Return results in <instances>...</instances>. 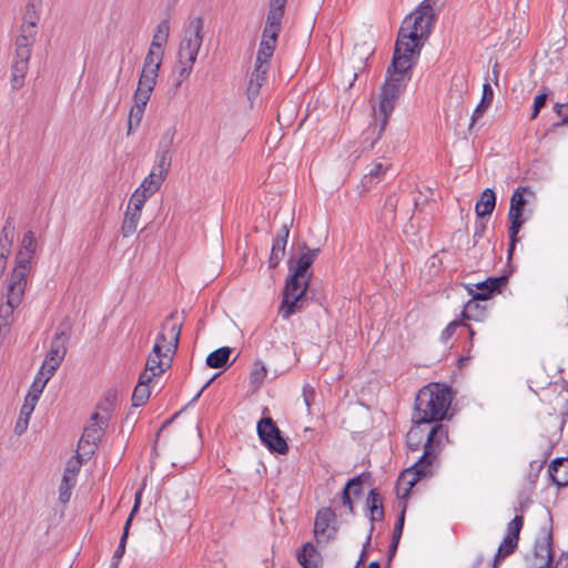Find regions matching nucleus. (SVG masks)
Here are the masks:
<instances>
[{
  "label": "nucleus",
  "mask_w": 568,
  "mask_h": 568,
  "mask_svg": "<svg viewBox=\"0 0 568 568\" xmlns=\"http://www.w3.org/2000/svg\"><path fill=\"white\" fill-rule=\"evenodd\" d=\"M297 558L303 568H320L322 565L321 555L311 542L303 546Z\"/></svg>",
  "instance_id": "28"
},
{
  "label": "nucleus",
  "mask_w": 568,
  "mask_h": 568,
  "mask_svg": "<svg viewBox=\"0 0 568 568\" xmlns=\"http://www.w3.org/2000/svg\"><path fill=\"white\" fill-rule=\"evenodd\" d=\"M546 101H547V93H540L535 97L531 119H536L538 116L540 110L545 106Z\"/></svg>",
  "instance_id": "51"
},
{
  "label": "nucleus",
  "mask_w": 568,
  "mask_h": 568,
  "mask_svg": "<svg viewBox=\"0 0 568 568\" xmlns=\"http://www.w3.org/2000/svg\"><path fill=\"white\" fill-rule=\"evenodd\" d=\"M536 202V193L528 186H518L510 199L508 220L510 226L509 232V250L511 255L518 241V233L521 226L532 216Z\"/></svg>",
  "instance_id": "6"
},
{
  "label": "nucleus",
  "mask_w": 568,
  "mask_h": 568,
  "mask_svg": "<svg viewBox=\"0 0 568 568\" xmlns=\"http://www.w3.org/2000/svg\"><path fill=\"white\" fill-rule=\"evenodd\" d=\"M257 434L261 442L272 452L285 454L288 450L286 440L271 417H263L257 423Z\"/></svg>",
  "instance_id": "11"
},
{
  "label": "nucleus",
  "mask_w": 568,
  "mask_h": 568,
  "mask_svg": "<svg viewBox=\"0 0 568 568\" xmlns=\"http://www.w3.org/2000/svg\"><path fill=\"white\" fill-rule=\"evenodd\" d=\"M335 513L328 507L317 511L314 523V535L318 542H327L335 536Z\"/></svg>",
  "instance_id": "16"
},
{
  "label": "nucleus",
  "mask_w": 568,
  "mask_h": 568,
  "mask_svg": "<svg viewBox=\"0 0 568 568\" xmlns=\"http://www.w3.org/2000/svg\"><path fill=\"white\" fill-rule=\"evenodd\" d=\"M399 197L396 193L389 194L384 203V210L390 215V219H395L396 209L398 205Z\"/></svg>",
  "instance_id": "47"
},
{
  "label": "nucleus",
  "mask_w": 568,
  "mask_h": 568,
  "mask_svg": "<svg viewBox=\"0 0 568 568\" xmlns=\"http://www.w3.org/2000/svg\"><path fill=\"white\" fill-rule=\"evenodd\" d=\"M110 402L98 405V410L91 415L90 424L84 428L83 434L79 440L78 455L90 456L94 453L98 443L101 440L104 427L111 418Z\"/></svg>",
  "instance_id": "7"
},
{
  "label": "nucleus",
  "mask_w": 568,
  "mask_h": 568,
  "mask_svg": "<svg viewBox=\"0 0 568 568\" xmlns=\"http://www.w3.org/2000/svg\"><path fill=\"white\" fill-rule=\"evenodd\" d=\"M182 412H183V409H182V410H180V412H178V413H175L171 418L166 419V420L163 423V425H162V427H161V430L165 429L170 424H172V423H174V422L179 420V419H180V417H181V415H182Z\"/></svg>",
  "instance_id": "64"
},
{
  "label": "nucleus",
  "mask_w": 568,
  "mask_h": 568,
  "mask_svg": "<svg viewBox=\"0 0 568 568\" xmlns=\"http://www.w3.org/2000/svg\"><path fill=\"white\" fill-rule=\"evenodd\" d=\"M276 43L274 41L262 39L257 51L254 70L251 73L250 82L247 85V98L253 101L261 91V88L266 81L270 70V60L274 54Z\"/></svg>",
  "instance_id": "10"
},
{
  "label": "nucleus",
  "mask_w": 568,
  "mask_h": 568,
  "mask_svg": "<svg viewBox=\"0 0 568 568\" xmlns=\"http://www.w3.org/2000/svg\"><path fill=\"white\" fill-rule=\"evenodd\" d=\"M368 476H369V474L363 473V474L349 479L347 481V484L345 485V487L342 491V504L348 508L349 514L354 513V506H353V501L351 499V490L354 496H359L362 494L363 478L368 477Z\"/></svg>",
  "instance_id": "23"
},
{
  "label": "nucleus",
  "mask_w": 568,
  "mask_h": 568,
  "mask_svg": "<svg viewBox=\"0 0 568 568\" xmlns=\"http://www.w3.org/2000/svg\"><path fill=\"white\" fill-rule=\"evenodd\" d=\"M523 525L524 517L521 515H516L514 519L508 524L507 531L495 556V565H497L499 560L505 559L516 550Z\"/></svg>",
  "instance_id": "14"
},
{
  "label": "nucleus",
  "mask_w": 568,
  "mask_h": 568,
  "mask_svg": "<svg viewBox=\"0 0 568 568\" xmlns=\"http://www.w3.org/2000/svg\"><path fill=\"white\" fill-rule=\"evenodd\" d=\"M185 428H186V437L196 442L200 436L199 425H197L196 420L189 419L185 423Z\"/></svg>",
  "instance_id": "50"
},
{
  "label": "nucleus",
  "mask_w": 568,
  "mask_h": 568,
  "mask_svg": "<svg viewBox=\"0 0 568 568\" xmlns=\"http://www.w3.org/2000/svg\"><path fill=\"white\" fill-rule=\"evenodd\" d=\"M496 206V194L491 189H486L475 204V212L478 217L490 215Z\"/></svg>",
  "instance_id": "27"
},
{
  "label": "nucleus",
  "mask_w": 568,
  "mask_h": 568,
  "mask_svg": "<svg viewBox=\"0 0 568 568\" xmlns=\"http://www.w3.org/2000/svg\"><path fill=\"white\" fill-rule=\"evenodd\" d=\"M170 36L169 20H162L155 28L154 34L145 58L163 61L164 47Z\"/></svg>",
  "instance_id": "17"
},
{
  "label": "nucleus",
  "mask_w": 568,
  "mask_h": 568,
  "mask_svg": "<svg viewBox=\"0 0 568 568\" xmlns=\"http://www.w3.org/2000/svg\"><path fill=\"white\" fill-rule=\"evenodd\" d=\"M287 0H271L262 39L277 42Z\"/></svg>",
  "instance_id": "15"
},
{
  "label": "nucleus",
  "mask_w": 568,
  "mask_h": 568,
  "mask_svg": "<svg viewBox=\"0 0 568 568\" xmlns=\"http://www.w3.org/2000/svg\"><path fill=\"white\" fill-rule=\"evenodd\" d=\"M267 374L266 367L262 362H255L254 367L251 372V383L252 384H262Z\"/></svg>",
  "instance_id": "45"
},
{
  "label": "nucleus",
  "mask_w": 568,
  "mask_h": 568,
  "mask_svg": "<svg viewBox=\"0 0 568 568\" xmlns=\"http://www.w3.org/2000/svg\"><path fill=\"white\" fill-rule=\"evenodd\" d=\"M82 457H83V456H79V455H78V458H77V459H74V460H73V459H72V460H69V462H68V464H67L65 469H67V470L72 471V473H74V474H78V471H79V469H80V467H81V458H82Z\"/></svg>",
  "instance_id": "60"
},
{
  "label": "nucleus",
  "mask_w": 568,
  "mask_h": 568,
  "mask_svg": "<svg viewBox=\"0 0 568 568\" xmlns=\"http://www.w3.org/2000/svg\"><path fill=\"white\" fill-rule=\"evenodd\" d=\"M446 442H448V428L443 424H435L427 435L423 455L410 467L403 470L398 478L410 481V486L414 487L420 478L433 475Z\"/></svg>",
  "instance_id": "4"
},
{
  "label": "nucleus",
  "mask_w": 568,
  "mask_h": 568,
  "mask_svg": "<svg viewBox=\"0 0 568 568\" xmlns=\"http://www.w3.org/2000/svg\"><path fill=\"white\" fill-rule=\"evenodd\" d=\"M203 40V20L192 19L183 32L178 50V65L193 69Z\"/></svg>",
  "instance_id": "9"
},
{
  "label": "nucleus",
  "mask_w": 568,
  "mask_h": 568,
  "mask_svg": "<svg viewBox=\"0 0 568 568\" xmlns=\"http://www.w3.org/2000/svg\"><path fill=\"white\" fill-rule=\"evenodd\" d=\"M387 168L382 162L373 164L372 169L363 176L362 185L365 190L372 189L377 184L385 175Z\"/></svg>",
  "instance_id": "31"
},
{
  "label": "nucleus",
  "mask_w": 568,
  "mask_h": 568,
  "mask_svg": "<svg viewBox=\"0 0 568 568\" xmlns=\"http://www.w3.org/2000/svg\"><path fill=\"white\" fill-rule=\"evenodd\" d=\"M162 61L144 58L136 89L153 92L159 78Z\"/></svg>",
  "instance_id": "18"
},
{
  "label": "nucleus",
  "mask_w": 568,
  "mask_h": 568,
  "mask_svg": "<svg viewBox=\"0 0 568 568\" xmlns=\"http://www.w3.org/2000/svg\"><path fill=\"white\" fill-rule=\"evenodd\" d=\"M38 399H34V396L33 397H27L24 398V403L23 405L21 406V409H20V414L24 417H28L30 418L33 410H34V407H36V404H37Z\"/></svg>",
  "instance_id": "49"
},
{
  "label": "nucleus",
  "mask_w": 568,
  "mask_h": 568,
  "mask_svg": "<svg viewBox=\"0 0 568 568\" xmlns=\"http://www.w3.org/2000/svg\"><path fill=\"white\" fill-rule=\"evenodd\" d=\"M37 246L34 232H26L14 257V266L7 278L6 302L0 304V335L9 331L13 322V312L23 301L29 276L36 265Z\"/></svg>",
  "instance_id": "2"
},
{
  "label": "nucleus",
  "mask_w": 568,
  "mask_h": 568,
  "mask_svg": "<svg viewBox=\"0 0 568 568\" xmlns=\"http://www.w3.org/2000/svg\"><path fill=\"white\" fill-rule=\"evenodd\" d=\"M452 396L447 387L430 384L423 387L415 398L414 424H432L444 419L450 406Z\"/></svg>",
  "instance_id": "5"
},
{
  "label": "nucleus",
  "mask_w": 568,
  "mask_h": 568,
  "mask_svg": "<svg viewBox=\"0 0 568 568\" xmlns=\"http://www.w3.org/2000/svg\"><path fill=\"white\" fill-rule=\"evenodd\" d=\"M310 280L311 277L290 272L278 308V314L283 320H288L293 314L303 310Z\"/></svg>",
  "instance_id": "8"
},
{
  "label": "nucleus",
  "mask_w": 568,
  "mask_h": 568,
  "mask_svg": "<svg viewBox=\"0 0 568 568\" xmlns=\"http://www.w3.org/2000/svg\"><path fill=\"white\" fill-rule=\"evenodd\" d=\"M152 92L135 89L133 93V105L146 108Z\"/></svg>",
  "instance_id": "46"
},
{
  "label": "nucleus",
  "mask_w": 568,
  "mask_h": 568,
  "mask_svg": "<svg viewBox=\"0 0 568 568\" xmlns=\"http://www.w3.org/2000/svg\"><path fill=\"white\" fill-rule=\"evenodd\" d=\"M38 28L33 26H28L22 23L20 28V34L27 37L29 40H34L37 38Z\"/></svg>",
  "instance_id": "57"
},
{
  "label": "nucleus",
  "mask_w": 568,
  "mask_h": 568,
  "mask_svg": "<svg viewBox=\"0 0 568 568\" xmlns=\"http://www.w3.org/2000/svg\"><path fill=\"white\" fill-rule=\"evenodd\" d=\"M42 392H43V389L41 387H39L34 383H32V385L30 387V390L27 394V397H33L34 396V399L39 400V397L42 394Z\"/></svg>",
  "instance_id": "61"
},
{
  "label": "nucleus",
  "mask_w": 568,
  "mask_h": 568,
  "mask_svg": "<svg viewBox=\"0 0 568 568\" xmlns=\"http://www.w3.org/2000/svg\"><path fill=\"white\" fill-rule=\"evenodd\" d=\"M554 561L551 528H544V535L536 540L530 568H551Z\"/></svg>",
  "instance_id": "12"
},
{
  "label": "nucleus",
  "mask_w": 568,
  "mask_h": 568,
  "mask_svg": "<svg viewBox=\"0 0 568 568\" xmlns=\"http://www.w3.org/2000/svg\"><path fill=\"white\" fill-rule=\"evenodd\" d=\"M145 109L136 105L131 106L128 118V135H131L132 131L141 124Z\"/></svg>",
  "instance_id": "40"
},
{
  "label": "nucleus",
  "mask_w": 568,
  "mask_h": 568,
  "mask_svg": "<svg viewBox=\"0 0 568 568\" xmlns=\"http://www.w3.org/2000/svg\"><path fill=\"white\" fill-rule=\"evenodd\" d=\"M320 248H310L306 246V244L302 247V253L300 257L297 258L296 263L293 264L290 263L288 271L295 272L296 274H301L303 276L311 277L312 272H310V268L316 257L318 256Z\"/></svg>",
  "instance_id": "20"
},
{
  "label": "nucleus",
  "mask_w": 568,
  "mask_h": 568,
  "mask_svg": "<svg viewBox=\"0 0 568 568\" xmlns=\"http://www.w3.org/2000/svg\"><path fill=\"white\" fill-rule=\"evenodd\" d=\"M486 229H487V225L485 222H476L475 223V231H474L475 244L478 242L479 239H481L484 236Z\"/></svg>",
  "instance_id": "59"
},
{
  "label": "nucleus",
  "mask_w": 568,
  "mask_h": 568,
  "mask_svg": "<svg viewBox=\"0 0 568 568\" xmlns=\"http://www.w3.org/2000/svg\"><path fill=\"white\" fill-rule=\"evenodd\" d=\"M480 300H469L465 305L462 312V316L464 320L468 321H480L484 317L485 308L479 305Z\"/></svg>",
  "instance_id": "37"
},
{
  "label": "nucleus",
  "mask_w": 568,
  "mask_h": 568,
  "mask_svg": "<svg viewBox=\"0 0 568 568\" xmlns=\"http://www.w3.org/2000/svg\"><path fill=\"white\" fill-rule=\"evenodd\" d=\"M43 0H29L23 17L24 24L37 27L40 20V11Z\"/></svg>",
  "instance_id": "38"
},
{
  "label": "nucleus",
  "mask_w": 568,
  "mask_h": 568,
  "mask_svg": "<svg viewBox=\"0 0 568 568\" xmlns=\"http://www.w3.org/2000/svg\"><path fill=\"white\" fill-rule=\"evenodd\" d=\"M493 99H494L493 88L488 82H486L483 85L481 100L471 114L469 130H471V128L474 126L476 121L484 115L485 111L491 104Z\"/></svg>",
  "instance_id": "29"
},
{
  "label": "nucleus",
  "mask_w": 568,
  "mask_h": 568,
  "mask_svg": "<svg viewBox=\"0 0 568 568\" xmlns=\"http://www.w3.org/2000/svg\"><path fill=\"white\" fill-rule=\"evenodd\" d=\"M30 55L18 57L14 53L12 65H11V88L13 90H20L24 85V79L29 70Z\"/></svg>",
  "instance_id": "22"
},
{
  "label": "nucleus",
  "mask_w": 568,
  "mask_h": 568,
  "mask_svg": "<svg viewBox=\"0 0 568 568\" xmlns=\"http://www.w3.org/2000/svg\"><path fill=\"white\" fill-rule=\"evenodd\" d=\"M29 420H30V418L24 417V416H22L20 414L19 418H18V420H17V423L14 425V433L17 435H22L27 430V428H28Z\"/></svg>",
  "instance_id": "58"
},
{
  "label": "nucleus",
  "mask_w": 568,
  "mask_h": 568,
  "mask_svg": "<svg viewBox=\"0 0 568 568\" xmlns=\"http://www.w3.org/2000/svg\"><path fill=\"white\" fill-rule=\"evenodd\" d=\"M506 283V276L489 277L486 281L477 284V292L474 293V300H488L491 293L499 291Z\"/></svg>",
  "instance_id": "26"
},
{
  "label": "nucleus",
  "mask_w": 568,
  "mask_h": 568,
  "mask_svg": "<svg viewBox=\"0 0 568 568\" xmlns=\"http://www.w3.org/2000/svg\"><path fill=\"white\" fill-rule=\"evenodd\" d=\"M412 488L413 486H410V481L402 480L399 478L397 479L396 491L398 498H406L410 493Z\"/></svg>",
  "instance_id": "52"
},
{
  "label": "nucleus",
  "mask_w": 568,
  "mask_h": 568,
  "mask_svg": "<svg viewBox=\"0 0 568 568\" xmlns=\"http://www.w3.org/2000/svg\"><path fill=\"white\" fill-rule=\"evenodd\" d=\"M141 219V213L126 209L124 214L123 223L121 226V233L124 237L131 236L135 233L139 221Z\"/></svg>",
  "instance_id": "36"
},
{
  "label": "nucleus",
  "mask_w": 568,
  "mask_h": 568,
  "mask_svg": "<svg viewBox=\"0 0 568 568\" xmlns=\"http://www.w3.org/2000/svg\"><path fill=\"white\" fill-rule=\"evenodd\" d=\"M366 501L371 511V520L382 519L384 516L383 499L376 489L369 491Z\"/></svg>",
  "instance_id": "34"
},
{
  "label": "nucleus",
  "mask_w": 568,
  "mask_h": 568,
  "mask_svg": "<svg viewBox=\"0 0 568 568\" xmlns=\"http://www.w3.org/2000/svg\"><path fill=\"white\" fill-rule=\"evenodd\" d=\"M182 327V317L178 312H172L163 322L160 333L141 373L143 381H154L171 367L172 357L175 354Z\"/></svg>",
  "instance_id": "3"
},
{
  "label": "nucleus",
  "mask_w": 568,
  "mask_h": 568,
  "mask_svg": "<svg viewBox=\"0 0 568 568\" xmlns=\"http://www.w3.org/2000/svg\"><path fill=\"white\" fill-rule=\"evenodd\" d=\"M303 399H304V403H305V406L307 407V409H310L314 398H315V390L312 386L310 385H305L303 387Z\"/></svg>",
  "instance_id": "56"
},
{
  "label": "nucleus",
  "mask_w": 568,
  "mask_h": 568,
  "mask_svg": "<svg viewBox=\"0 0 568 568\" xmlns=\"http://www.w3.org/2000/svg\"><path fill=\"white\" fill-rule=\"evenodd\" d=\"M232 352L233 348L229 346H223L215 349V369H221L215 372V379L237 359V356H235L232 361H230Z\"/></svg>",
  "instance_id": "32"
},
{
  "label": "nucleus",
  "mask_w": 568,
  "mask_h": 568,
  "mask_svg": "<svg viewBox=\"0 0 568 568\" xmlns=\"http://www.w3.org/2000/svg\"><path fill=\"white\" fill-rule=\"evenodd\" d=\"M13 235H14V226L12 223L8 220L2 227L1 235H0V257L4 256L8 258L10 248L13 242Z\"/></svg>",
  "instance_id": "35"
},
{
  "label": "nucleus",
  "mask_w": 568,
  "mask_h": 568,
  "mask_svg": "<svg viewBox=\"0 0 568 568\" xmlns=\"http://www.w3.org/2000/svg\"><path fill=\"white\" fill-rule=\"evenodd\" d=\"M148 199H150V196L135 190L133 192V194L131 195V199L128 204V209L142 213V209Z\"/></svg>",
  "instance_id": "43"
},
{
  "label": "nucleus",
  "mask_w": 568,
  "mask_h": 568,
  "mask_svg": "<svg viewBox=\"0 0 568 568\" xmlns=\"http://www.w3.org/2000/svg\"><path fill=\"white\" fill-rule=\"evenodd\" d=\"M53 375L44 372L43 369L40 368V371L38 372L37 376L34 377V381L33 383L36 385H38L39 387H41L42 389H44L47 383L50 381V378L52 377Z\"/></svg>",
  "instance_id": "55"
},
{
  "label": "nucleus",
  "mask_w": 568,
  "mask_h": 568,
  "mask_svg": "<svg viewBox=\"0 0 568 568\" xmlns=\"http://www.w3.org/2000/svg\"><path fill=\"white\" fill-rule=\"evenodd\" d=\"M528 383L529 388L535 392L536 389H544L546 386L551 384L539 367L535 368L532 376L528 379Z\"/></svg>",
  "instance_id": "41"
},
{
  "label": "nucleus",
  "mask_w": 568,
  "mask_h": 568,
  "mask_svg": "<svg viewBox=\"0 0 568 568\" xmlns=\"http://www.w3.org/2000/svg\"><path fill=\"white\" fill-rule=\"evenodd\" d=\"M424 424H415L407 435H406V445L409 450L417 452L422 447L424 448V444L426 443L427 435L429 430L434 427L432 426L428 430L423 428Z\"/></svg>",
  "instance_id": "25"
},
{
  "label": "nucleus",
  "mask_w": 568,
  "mask_h": 568,
  "mask_svg": "<svg viewBox=\"0 0 568 568\" xmlns=\"http://www.w3.org/2000/svg\"><path fill=\"white\" fill-rule=\"evenodd\" d=\"M551 480L558 487L568 485V458L555 459L548 469Z\"/></svg>",
  "instance_id": "24"
},
{
  "label": "nucleus",
  "mask_w": 568,
  "mask_h": 568,
  "mask_svg": "<svg viewBox=\"0 0 568 568\" xmlns=\"http://www.w3.org/2000/svg\"><path fill=\"white\" fill-rule=\"evenodd\" d=\"M465 325L462 321L455 320L450 322L442 332L440 339L442 342L446 343L455 333L456 328Z\"/></svg>",
  "instance_id": "48"
},
{
  "label": "nucleus",
  "mask_w": 568,
  "mask_h": 568,
  "mask_svg": "<svg viewBox=\"0 0 568 568\" xmlns=\"http://www.w3.org/2000/svg\"><path fill=\"white\" fill-rule=\"evenodd\" d=\"M73 487H74V485L61 481L60 487H59V500L62 504H65L70 500L71 490Z\"/></svg>",
  "instance_id": "53"
},
{
  "label": "nucleus",
  "mask_w": 568,
  "mask_h": 568,
  "mask_svg": "<svg viewBox=\"0 0 568 568\" xmlns=\"http://www.w3.org/2000/svg\"><path fill=\"white\" fill-rule=\"evenodd\" d=\"M290 235V226L287 224H283L281 230L278 231L276 237L273 241V245L271 248V254L268 258V266L276 267L281 260L285 255V248L287 244Z\"/></svg>",
  "instance_id": "21"
},
{
  "label": "nucleus",
  "mask_w": 568,
  "mask_h": 568,
  "mask_svg": "<svg viewBox=\"0 0 568 568\" xmlns=\"http://www.w3.org/2000/svg\"><path fill=\"white\" fill-rule=\"evenodd\" d=\"M34 40H29L27 37L19 34L16 40V51L14 53L18 54V57H31L32 47L34 44Z\"/></svg>",
  "instance_id": "42"
},
{
  "label": "nucleus",
  "mask_w": 568,
  "mask_h": 568,
  "mask_svg": "<svg viewBox=\"0 0 568 568\" xmlns=\"http://www.w3.org/2000/svg\"><path fill=\"white\" fill-rule=\"evenodd\" d=\"M75 480H77V474L70 471V470H67L64 469V474H63V477H62V480L63 483H67V484H71V485H75Z\"/></svg>",
  "instance_id": "62"
},
{
  "label": "nucleus",
  "mask_w": 568,
  "mask_h": 568,
  "mask_svg": "<svg viewBox=\"0 0 568 568\" xmlns=\"http://www.w3.org/2000/svg\"><path fill=\"white\" fill-rule=\"evenodd\" d=\"M174 136V129H169L165 131L159 144L155 163L151 170L164 180L166 179L172 164L171 145L173 143Z\"/></svg>",
  "instance_id": "13"
},
{
  "label": "nucleus",
  "mask_w": 568,
  "mask_h": 568,
  "mask_svg": "<svg viewBox=\"0 0 568 568\" xmlns=\"http://www.w3.org/2000/svg\"><path fill=\"white\" fill-rule=\"evenodd\" d=\"M435 13L432 0H423L406 16L399 28L392 63L387 67L386 78L381 88L379 102L374 109L378 121V140L384 133L396 101L412 80L413 68L417 63L422 48L432 33Z\"/></svg>",
  "instance_id": "1"
},
{
  "label": "nucleus",
  "mask_w": 568,
  "mask_h": 568,
  "mask_svg": "<svg viewBox=\"0 0 568 568\" xmlns=\"http://www.w3.org/2000/svg\"><path fill=\"white\" fill-rule=\"evenodd\" d=\"M404 520H405V507L403 508L400 515L397 518L392 539L400 540V537L403 534V528H404Z\"/></svg>",
  "instance_id": "54"
},
{
  "label": "nucleus",
  "mask_w": 568,
  "mask_h": 568,
  "mask_svg": "<svg viewBox=\"0 0 568 568\" xmlns=\"http://www.w3.org/2000/svg\"><path fill=\"white\" fill-rule=\"evenodd\" d=\"M130 525H131V517L128 518V520H126V523L124 525L123 534H122V536L120 538L119 546H118V548L114 551V555L112 557L111 568H118L119 562H120L121 558L123 557V555L125 552V545H126V539H128V536H129Z\"/></svg>",
  "instance_id": "39"
},
{
  "label": "nucleus",
  "mask_w": 568,
  "mask_h": 568,
  "mask_svg": "<svg viewBox=\"0 0 568 568\" xmlns=\"http://www.w3.org/2000/svg\"><path fill=\"white\" fill-rule=\"evenodd\" d=\"M155 383L154 381H143V376L140 375L139 383L135 386L132 394V405L135 407L143 406L151 395V384Z\"/></svg>",
  "instance_id": "30"
},
{
  "label": "nucleus",
  "mask_w": 568,
  "mask_h": 568,
  "mask_svg": "<svg viewBox=\"0 0 568 568\" xmlns=\"http://www.w3.org/2000/svg\"><path fill=\"white\" fill-rule=\"evenodd\" d=\"M67 354V346L59 336H57L50 346V351L48 352L41 369L44 372L54 375L58 367L61 365L64 356Z\"/></svg>",
  "instance_id": "19"
},
{
  "label": "nucleus",
  "mask_w": 568,
  "mask_h": 568,
  "mask_svg": "<svg viewBox=\"0 0 568 568\" xmlns=\"http://www.w3.org/2000/svg\"><path fill=\"white\" fill-rule=\"evenodd\" d=\"M567 109H568V104L557 103L555 105V111L557 112L558 115L562 116L564 121L568 120V113L565 112V110H567Z\"/></svg>",
  "instance_id": "63"
},
{
  "label": "nucleus",
  "mask_w": 568,
  "mask_h": 568,
  "mask_svg": "<svg viewBox=\"0 0 568 568\" xmlns=\"http://www.w3.org/2000/svg\"><path fill=\"white\" fill-rule=\"evenodd\" d=\"M164 181L165 180L163 178H160L151 171L150 174L144 178L136 191H140L151 197L160 190Z\"/></svg>",
  "instance_id": "33"
},
{
  "label": "nucleus",
  "mask_w": 568,
  "mask_h": 568,
  "mask_svg": "<svg viewBox=\"0 0 568 568\" xmlns=\"http://www.w3.org/2000/svg\"><path fill=\"white\" fill-rule=\"evenodd\" d=\"M178 77L175 78L172 87L170 88V92L175 95L181 87V84L190 77L191 71L190 68L179 67L178 65Z\"/></svg>",
  "instance_id": "44"
}]
</instances>
